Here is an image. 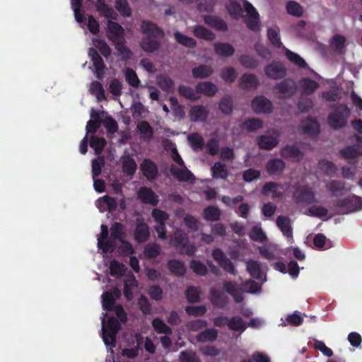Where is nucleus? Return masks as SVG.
Returning a JSON list of instances; mask_svg holds the SVG:
<instances>
[{"mask_svg":"<svg viewBox=\"0 0 362 362\" xmlns=\"http://www.w3.org/2000/svg\"><path fill=\"white\" fill-rule=\"evenodd\" d=\"M141 32L144 35L140 42L141 48L146 52L153 53L161 46V40L165 36L164 30L148 20L141 23Z\"/></svg>","mask_w":362,"mask_h":362,"instance_id":"f257e3e1","label":"nucleus"},{"mask_svg":"<svg viewBox=\"0 0 362 362\" xmlns=\"http://www.w3.org/2000/svg\"><path fill=\"white\" fill-rule=\"evenodd\" d=\"M106 35L107 39L115 45L117 54L121 57L122 60L127 61L131 59L133 53L128 47L124 45L126 42L124 29L121 25L115 21H108Z\"/></svg>","mask_w":362,"mask_h":362,"instance_id":"f03ea898","label":"nucleus"},{"mask_svg":"<svg viewBox=\"0 0 362 362\" xmlns=\"http://www.w3.org/2000/svg\"><path fill=\"white\" fill-rule=\"evenodd\" d=\"M334 110L329 113L327 121L332 129H340L345 127L351 111L346 104H338L333 107Z\"/></svg>","mask_w":362,"mask_h":362,"instance_id":"7ed1b4c3","label":"nucleus"},{"mask_svg":"<svg viewBox=\"0 0 362 362\" xmlns=\"http://www.w3.org/2000/svg\"><path fill=\"white\" fill-rule=\"evenodd\" d=\"M121 329L119 321L114 317L108 318L107 322L103 320L102 322L103 340L107 346L114 348L116 346V337Z\"/></svg>","mask_w":362,"mask_h":362,"instance_id":"20e7f679","label":"nucleus"},{"mask_svg":"<svg viewBox=\"0 0 362 362\" xmlns=\"http://www.w3.org/2000/svg\"><path fill=\"white\" fill-rule=\"evenodd\" d=\"M169 243L180 254L192 256L195 253L196 247L193 244L189 243L187 234L182 231H175L170 237Z\"/></svg>","mask_w":362,"mask_h":362,"instance_id":"39448f33","label":"nucleus"},{"mask_svg":"<svg viewBox=\"0 0 362 362\" xmlns=\"http://www.w3.org/2000/svg\"><path fill=\"white\" fill-rule=\"evenodd\" d=\"M274 88L279 99H289L296 93L297 85L293 79L286 78L276 83Z\"/></svg>","mask_w":362,"mask_h":362,"instance_id":"423d86ee","label":"nucleus"},{"mask_svg":"<svg viewBox=\"0 0 362 362\" xmlns=\"http://www.w3.org/2000/svg\"><path fill=\"white\" fill-rule=\"evenodd\" d=\"M293 197L296 203L310 204L316 202L315 192L308 185H298L295 187Z\"/></svg>","mask_w":362,"mask_h":362,"instance_id":"0eeeda50","label":"nucleus"},{"mask_svg":"<svg viewBox=\"0 0 362 362\" xmlns=\"http://www.w3.org/2000/svg\"><path fill=\"white\" fill-rule=\"evenodd\" d=\"M334 204L338 208L346 209L347 213H351L362 209V198L352 194L346 198L336 200Z\"/></svg>","mask_w":362,"mask_h":362,"instance_id":"6e6552de","label":"nucleus"},{"mask_svg":"<svg viewBox=\"0 0 362 362\" xmlns=\"http://www.w3.org/2000/svg\"><path fill=\"white\" fill-rule=\"evenodd\" d=\"M264 73L269 78L279 80L285 78L287 70L280 62L273 61L264 67Z\"/></svg>","mask_w":362,"mask_h":362,"instance_id":"1a4fd4ad","label":"nucleus"},{"mask_svg":"<svg viewBox=\"0 0 362 362\" xmlns=\"http://www.w3.org/2000/svg\"><path fill=\"white\" fill-rule=\"evenodd\" d=\"M212 257L224 271L235 275L236 270L234 264L220 248H216L213 250Z\"/></svg>","mask_w":362,"mask_h":362,"instance_id":"9d476101","label":"nucleus"},{"mask_svg":"<svg viewBox=\"0 0 362 362\" xmlns=\"http://www.w3.org/2000/svg\"><path fill=\"white\" fill-rule=\"evenodd\" d=\"M252 108L257 114L271 113L273 110L272 103L263 95L255 97L252 100Z\"/></svg>","mask_w":362,"mask_h":362,"instance_id":"9b49d317","label":"nucleus"},{"mask_svg":"<svg viewBox=\"0 0 362 362\" xmlns=\"http://www.w3.org/2000/svg\"><path fill=\"white\" fill-rule=\"evenodd\" d=\"M88 56L90 57L93 64L95 69L96 77L98 79H102L103 77L104 69L105 68L103 58L98 54V51L93 47L89 48Z\"/></svg>","mask_w":362,"mask_h":362,"instance_id":"f8f14e48","label":"nucleus"},{"mask_svg":"<svg viewBox=\"0 0 362 362\" xmlns=\"http://www.w3.org/2000/svg\"><path fill=\"white\" fill-rule=\"evenodd\" d=\"M134 240L139 243L146 242L150 237L149 227L143 220H137L134 232Z\"/></svg>","mask_w":362,"mask_h":362,"instance_id":"ddd939ff","label":"nucleus"},{"mask_svg":"<svg viewBox=\"0 0 362 362\" xmlns=\"http://www.w3.org/2000/svg\"><path fill=\"white\" fill-rule=\"evenodd\" d=\"M140 168L144 176L148 180H154L158 175V166L151 159L145 158L141 163Z\"/></svg>","mask_w":362,"mask_h":362,"instance_id":"4468645a","label":"nucleus"},{"mask_svg":"<svg viewBox=\"0 0 362 362\" xmlns=\"http://www.w3.org/2000/svg\"><path fill=\"white\" fill-rule=\"evenodd\" d=\"M138 197L144 204L156 206L159 199L158 195L151 189L146 187H142L138 192Z\"/></svg>","mask_w":362,"mask_h":362,"instance_id":"2eb2a0df","label":"nucleus"},{"mask_svg":"<svg viewBox=\"0 0 362 362\" xmlns=\"http://www.w3.org/2000/svg\"><path fill=\"white\" fill-rule=\"evenodd\" d=\"M209 111L202 105L191 107L189 116L192 122H205L209 116Z\"/></svg>","mask_w":362,"mask_h":362,"instance_id":"dca6fc26","label":"nucleus"},{"mask_svg":"<svg viewBox=\"0 0 362 362\" xmlns=\"http://www.w3.org/2000/svg\"><path fill=\"white\" fill-rule=\"evenodd\" d=\"M279 141L276 136L261 135L257 139L258 147L262 150L271 151L279 144Z\"/></svg>","mask_w":362,"mask_h":362,"instance_id":"f3484780","label":"nucleus"},{"mask_svg":"<svg viewBox=\"0 0 362 362\" xmlns=\"http://www.w3.org/2000/svg\"><path fill=\"white\" fill-rule=\"evenodd\" d=\"M276 226L287 238L293 240V228L291 219L288 216H279L276 218Z\"/></svg>","mask_w":362,"mask_h":362,"instance_id":"a211bd4d","label":"nucleus"},{"mask_svg":"<svg viewBox=\"0 0 362 362\" xmlns=\"http://www.w3.org/2000/svg\"><path fill=\"white\" fill-rule=\"evenodd\" d=\"M204 23L218 31L228 30L227 23L221 18L215 16L206 15L204 16Z\"/></svg>","mask_w":362,"mask_h":362,"instance_id":"6ab92c4d","label":"nucleus"},{"mask_svg":"<svg viewBox=\"0 0 362 362\" xmlns=\"http://www.w3.org/2000/svg\"><path fill=\"white\" fill-rule=\"evenodd\" d=\"M286 168V163L280 158H273L267 161L266 168L270 175L281 174Z\"/></svg>","mask_w":362,"mask_h":362,"instance_id":"aec40b11","label":"nucleus"},{"mask_svg":"<svg viewBox=\"0 0 362 362\" xmlns=\"http://www.w3.org/2000/svg\"><path fill=\"white\" fill-rule=\"evenodd\" d=\"M210 293L211 302L214 307L221 309L227 305L228 298L222 291L212 289Z\"/></svg>","mask_w":362,"mask_h":362,"instance_id":"412c9836","label":"nucleus"},{"mask_svg":"<svg viewBox=\"0 0 362 362\" xmlns=\"http://www.w3.org/2000/svg\"><path fill=\"white\" fill-rule=\"evenodd\" d=\"M259 85L257 76L252 74H244L240 78L239 86L242 89L250 90L256 88Z\"/></svg>","mask_w":362,"mask_h":362,"instance_id":"4be33fe9","label":"nucleus"},{"mask_svg":"<svg viewBox=\"0 0 362 362\" xmlns=\"http://www.w3.org/2000/svg\"><path fill=\"white\" fill-rule=\"evenodd\" d=\"M280 155L284 158H296L298 160L303 156L300 148L295 145H286L281 148Z\"/></svg>","mask_w":362,"mask_h":362,"instance_id":"5701e85b","label":"nucleus"},{"mask_svg":"<svg viewBox=\"0 0 362 362\" xmlns=\"http://www.w3.org/2000/svg\"><path fill=\"white\" fill-rule=\"evenodd\" d=\"M196 91L198 93L206 96H214L218 91L217 86L209 81L199 82L196 86Z\"/></svg>","mask_w":362,"mask_h":362,"instance_id":"b1692460","label":"nucleus"},{"mask_svg":"<svg viewBox=\"0 0 362 362\" xmlns=\"http://www.w3.org/2000/svg\"><path fill=\"white\" fill-rule=\"evenodd\" d=\"M122 169L124 173L128 176H133L136 170L137 165L134 159L129 155L122 158Z\"/></svg>","mask_w":362,"mask_h":362,"instance_id":"393cba45","label":"nucleus"},{"mask_svg":"<svg viewBox=\"0 0 362 362\" xmlns=\"http://www.w3.org/2000/svg\"><path fill=\"white\" fill-rule=\"evenodd\" d=\"M319 123L315 118L309 117L303 123V130L305 134L317 136L319 134Z\"/></svg>","mask_w":362,"mask_h":362,"instance_id":"a878e982","label":"nucleus"},{"mask_svg":"<svg viewBox=\"0 0 362 362\" xmlns=\"http://www.w3.org/2000/svg\"><path fill=\"white\" fill-rule=\"evenodd\" d=\"M299 85L303 94L311 95L318 88L319 84L317 81L310 78H303L299 81Z\"/></svg>","mask_w":362,"mask_h":362,"instance_id":"bb28decb","label":"nucleus"},{"mask_svg":"<svg viewBox=\"0 0 362 362\" xmlns=\"http://www.w3.org/2000/svg\"><path fill=\"white\" fill-rule=\"evenodd\" d=\"M218 332L215 328L206 329L198 334L196 340L198 342H213L217 339Z\"/></svg>","mask_w":362,"mask_h":362,"instance_id":"cd10ccee","label":"nucleus"},{"mask_svg":"<svg viewBox=\"0 0 362 362\" xmlns=\"http://www.w3.org/2000/svg\"><path fill=\"white\" fill-rule=\"evenodd\" d=\"M194 35L199 39L213 41L216 38L215 34L203 25H196L193 28Z\"/></svg>","mask_w":362,"mask_h":362,"instance_id":"c85d7f7f","label":"nucleus"},{"mask_svg":"<svg viewBox=\"0 0 362 362\" xmlns=\"http://www.w3.org/2000/svg\"><path fill=\"white\" fill-rule=\"evenodd\" d=\"M170 173L180 181L187 182L190 181L194 177L192 172L186 168L185 169H180L174 165H172L170 167Z\"/></svg>","mask_w":362,"mask_h":362,"instance_id":"c756f323","label":"nucleus"},{"mask_svg":"<svg viewBox=\"0 0 362 362\" xmlns=\"http://www.w3.org/2000/svg\"><path fill=\"white\" fill-rule=\"evenodd\" d=\"M212 176L215 179L226 180L228 176V170L226 164L221 162H216L211 168Z\"/></svg>","mask_w":362,"mask_h":362,"instance_id":"7c9ffc66","label":"nucleus"},{"mask_svg":"<svg viewBox=\"0 0 362 362\" xmlns=\"http://www.w3.org/2000/svg\"><path fill=\"white\" fill-rule=\"evenodd\" d=\"M216 54L222 57H230L235 52L234 47L228 43L217 42L214 44Z\"/></svg>","mask_w":362,"mask_h":362,"instance_id":"2f4dec72","label":"nucleus"},{"mask_svg":"<svg viewBox=\"0 0 362 362\" xmlns=\"http://www.w3.org/2000/svg\"><path fill=\"white\" fill-rule=\"evenodd\" d=\"M246 269L250 275L257 280L262 279V269L259 262L255 260H249L246 264Z\"/></svg>","mask_w":362,"mask_h":362,"instance_id":"473e14b6","label":"nucleus"},{"mask_svg":"<svg viewBox=\"0 0 362 362\" xmlns=\"http://www.w3.org/2000/svg\"><path fill=\"white\" fill-rule=\"evenodd\" d=\"M229 329L236 332H244L247 327V323L240 316H233L228 323Z\"/></svg>","mask_w":362,"mask_h":362,"instance_id":"72a5a7b5","label":"nucleus"},{"mask_svg":"<svg viewBox=\"0 0 362 362\" xmlns=\"http://www.w3.org/2000/svg\"><path fill=\"white\" fill-rule=\"evenodd\" d=\"M213 73V69L208 65H199L192 70V76L194 78H206Z\"/></svg>","mask_w":362,"mask_h":362,"instance_id":"f704fd0d","label":"nucleus"},{"mask_svg":"<svg viewBox=\"0 0 362 362\" xmlns=\"http://www.w3.org/2000/svg\"><path fill=\"white\" fill-rule=\"evenodd\" d=\"M221 214V210L215 206H209L203 210V217L206 221H217Z\"/></svg>","mask_w":362,"mask_h":362,"instance_id":"c9c22d12","label":"nucleus"},{"mask_svg":"<svg viewBox=\"0 0 362 362\" xmlns=\"http://www.w3.org/2000/svg\"><path fill=\"white\" fill-rule=\"evenodd\" d=\"M339 153L346 159H354L362 154L360 147L355 145L348 146L340 150Z\"/></svg>","mask_w":362,"mask_h":362,"instance_id":"e433bc0d","label":"nucleus"},{"mask_svg":"<svg viewBox=\"0 0 362 362\" xmlns=\"http://www.w3.org/2000/svg\"><path fill=\"white\" fill-rule=\"evenodd\" d=\"M174 37L177 42L188 48H194L197 42L192 37L187 36L179 31L174 33Z\"/></svg>","mask_w":362,"mask_h":362,"instance_id":"4c0bfd02","label":"nucleus"},{"mask_svg":"<svg viewBox=\"0 0 362 362\" xmlns=\"http://www.w3.org/2000/svg\"><path fill=\"white\" fill-rule=\"evenodd\" d=\"M192 148L194 151L202 150L205 142L204 138L198 133H192L187 136Z\"/></svg>","mask_w":362,"mask_h":362,"instance_id":"58836bf2","label":"nucleus"},{"mask_svg":"<svg viewBox=\"0 0 362 362\" xmlns=\"http://www.w3.org/2000/svg\"><path fill=\"white\" fill-rule=\"evenodd\" d=\"M152 327L158 334H165L167 335L171 334L172 329L168 327L164 321L159 318H154L151 322Z\"/></svg>","mask_w":362,"mask_h":362,"instance_id":"ea45409f","label":"nucleus"},{"mask_svg":"<svg viewBox=\"0 0 362 362\" xmlns=\"http://www.w3.org/2000/svg\"><path fill=\"white\" fill-rule=\"evenodd\" d=\"M168 267L170 272L176 276H183L186 272L183 262L177 259L170 260L168 262Z\"/></svg>","mask_w":362,"mask_h":362,"instance_id":"a19ab883","label":"nucleus"},{"mask_svg":"<svg viewBox=\"0 0 362 362\" xmlns=\"http://www.w3.org/2000/svg\"><path fill=\"white\" fill-rule=\"evenodd\" d=\"M106 140L103 137L91 136L90 138V146L94 149L96 155H100L106 145Z\"/></svg>","mask_w":362,"mask_h":362,"instance_id":"79ce46f5","label":"nucleus"},{"mask_svg":"<svg viewBox=\"0 0 362 362\" xmlns=\"http://www.w3.org/2000/svg\"><path fill=\"white\" fill-rule=\"evenodd\" d=\"M326 188L332 194L337 197L341 194L345 189L344 183L340 180H331L326 184Z\"/></svg>","mask_w":362,"mask_h":362,"instance_id":"37998d69","label":"nucleus"},{"mask_svg":"<svg viewBox=\"0 0 362 362\" xmlns=\"http://www.w3.org/2000/svg\"><path fill=\"white\" fill-rule=\"evenodd\" d=\"M263 122L260 119L251 118L246 119L241 124V128L247 129L249 132H255L262 128Z\"/></svg>","mask_w":362,"mask_h":362,"instance_id":"c03bdc74","label":"nucleus"},{"mask_svg":"<svg viewBox=\"0 0 362 362\" xmlns=\"http://www.w3.org/2000/svg\"><path fill=\"white\" fill-rule=\"evenodd\" d=\"M233 100L230 95L223 96L218 104L220 111L224 115H230L233 112Z\"/></svg>","mask_w":362,"mask_h":362,"instance_id":"a18cd8bd","label":"nucleus"},{"mask_svg":"<svg viewBox=\"0 0 362 362\" xmlns=\"http://www.w3.org/2000/svg\"><path fill=\"white\" fill-rule=\"evenodd\" d=\"M115 8L124 18L132 16V8L127 0H116Z\"/></svg>","mask_w":362,"mask_h":362,"instance_id":"49530a36","label":"nucleus"},{"mask_svg":"<svg viewBox=\"0 0 362 362\" xmlns=\"http://www.w3.org/2000/svg\"><path fill=\"white\" fill-rule=\"evenodd\" d=\"M249 237L251 240L259 243H263L267 240L266 234L259 226H254L251 228Z\"/></svg>","mask_w":362,"mask_h":362,"instance_id":"de8ad7c7","label":"nucleus"},{"mask_svg":"<svg viewBox=\"0 0 362 362\" xmlns=\"http://www.w3.org/2000/svg\"><path fill=\"white\" fill-rule=\"evenodd\" d=\"M286 11L288 14L301 17L303 14V10L300 4L295 1H288L286 5Z\"/></svg>","mask_w":362,"mask_h":362,"instance_id":"09e8293b","label":"nucleus"},{"mask_svg":"<svg viewBox=\"0 0 362 362\" xmlns=\"http://www.w3.org/2000/svg\"><path fill=\"white\" fill-rule=\"evenodd\" d=\"M161 250L156 243H148L144 246V255L147 258H155L160 254Z\"/></svg>","mask_w":362,"mask_h":362,"instance_id":"8fccbe9b","label":"nucleus"},{"mask_svg":"<svg viewBox=\"0 0 362 362\" xmlns=\"http://www.w3.org/2000/svg\"><path fill=\"white\" fill-rule=\"evenodd\" d=\"M90 91L96 96L98 101L105 99V90L100 82L98 81H93L90 83Z\"/></svg>","mask_w":362,"mask_h":362,"instance_id":"3c124183","label":"nucleus"},{"mask_svg":"<svg viewBox=\"0 0 362 362\" xmlns=\"http://www.w3.org/2000/svg\"><path fill=\"white\" fill-rule=\"evenodd\" d=\"M285 54L290 62L298 66L299 68L305 69L308 66L305 61L298 54L294 53L289 49H286Z\"/></svg>","mask_w":362,"mask_h":362,"instance_id":"603ef678","label":"nucleus"},{"mask_svg":"<svg viewBox=\"0 0 362 362\" xmlns=\"http://www.w3.org/2000/svg\"><path fill=\"white\" fill-rule=\"evenodd\" d=\"M227 10L230 16L234 18L238 19L242 16L243 8L240 3L235 0H230L228 5L227 6Z\"/></svg>","mask_w":362,"mask_h":362,"instance_id":"864d4df0","label":"nucleus"},{"mask_svg":"<svg viewBox=\"0 0 362 362\" xmlns=\"http://www.w3.org/2000/svg\"><path fill=\"white\" fill-rule=\"evenodd\" d=\"M103 307L107 311H113L115 305V299L112 293L106 291L102 295Z\"/></svg>","mask_w":362,"mask_h":362,"instance_id":"5fc2aeb1","label":"nucleus"},{"mask_svg":"<svg viewBox=\"0 0 362 362\" xmlns=\"http://www.w3.org/2000/svg\"><path fill=\"white\" fill-rule=\"evenodd\" d=\"M110 274L115 277H119L124 275L126 271L125 266L117 260H112L110 264Z\"/></svg>","mask_w":362,"mask_h":362,"instance_id":"6e6d98bb","label":"nucleus"},{"mask_svg":"<svg viewBox=\"0 0 362 362\" xmlns=\"http://www.w3.org/2000/svg\"><path fill=\"white\" fill-rule=\"evenodd\" d=\"M110 237L116 240L123 239L124 238V226L119 222H115L110 228Z\"/></svg>","mask_w":362,"mask_h":362,"instance_id":"4d7b16f0","label":"nucleus"},{"mask_svg":"<svg viewBox=\"0 0 362 362\" xmlns=\"http://www.w3.org/2000/svg\"><path fill=\"white\" fill-rule=\"evenodd\" d=\"M115 239H112L111 237L108 240H98V247L99 249H101L104 253L112 252L116 247L115 245Z\"/></svg>","mask_w":362,"mask_h":362,"instance_id":"13d9d810","label":"nucleus"},{"mask_svg":"<svg viewBox=\"0 0 362 362\" xmlns=\"http://www.w3.org/2000/svg\"><path fill=\"white\" fill-rule=\"evenodd\" d=\"M286 321L287 323H282L281 325L286 326L287 325H290L291 326H300L303 322V317L301 316L300 313L298 311H295L293 314L288 315Z\"/></svg>","mask_w":362,"mask_h":362,"instance_id":"bf43d9fd","label":"nucleus"},{"mask_svg":"<svg viewBox=\"0 0 362 362\" xmlns=\"http://www.w3.org/2000/svg\"><path fill=\"white\" fill-rule=\"evenodd\" d=\"M318 167L325 175L328 176H332L336 172L335 165L329 160H322L318 163Z\"/></svg>","mask_w":362,"mask_h":362,"instance_id":"052dcab7","label":"nucleus"},{"mask_svg":"<svg viewBox=\"0 0 362 362\" xmlns=\"http://www.w3.org/2000/svg\"><path fill=\"white\" fill-rule=\"evenodd\" d=\"M189 267L192 271L198 275L205 276L208 273L207 267L199 260H191L189 262Z\"/></svg>","mask_w":362,"mask_h":362,"instance_id":"680f3d73","label":"nucleus"},{"mask_svg":"<svg viewBox=\"0 0 362 362\" xmlns=\"http://www.w3.org/2000/svg\"><path fill=\"white\" fill-rule=\"evenodd\" d=\"M126 81L132 87L138 88L140 85V80L136 73L131 68H127L124 73Z\"/></svg>","mask_w":362,"mask_h":362,"instance_id":"e2e57ef3","label":"nucleus"},{"mask_svg":"<svg viewBox=\"0 0 362 362\" xmlns=\"http://www.w3.org/2000/svg\"><path fill=\"white\" fill-rule=\"evenodd\" d=\"M267 37L271 44L276 48H280L282 46L279 31L276 29L269 28L267 30Z\"/></svg>","mask_w":362,"mask_h":362,"instance_id":"0e129e2a","label":"nucleus"},{"mask_svg":"<svg viewBox=\"0 0 362 362\" xmlns=\"http://www.w3.org/2000/svg\"><path fill=\"white\" fill-rule=\"evenodd\" d=\"M158 85L163 90L166 92H173L175 88V83L173 79L165 76L158 78Z\"/></svg>","mask_w":362,"mask_h":362,"instance_id":"69168bd1","label":"nucleus"},{"mask_svg":"<svg viewBox=\"0 0 362 362\" xmlns=\"http://www.w3.org/2000/svg\"><path fill=\"white\" fill-rule=\"evenodd\" d=\"M178 93H180V95L183 96L184 98L192 101H195L199 98L197 96V94L195 93L193 88L184 85L179 86Z\"/></svg>","mask_w":362,"mask_h":362,"instance_id":"338daca9","label":"nucleus"},{"mask_svg":"<svg viewBox=\"0 0 362 362\" xmlns=\"http://www.w3.org/2000/svg\"><path fill=\"white\" fill-rule=\"evenodd\" d=\"M185 295L187 300L189 303H197L200 300V292L196 287H188L185 291Z\"/></svg>","mask_w":362,"mask_h":362,"instance_id":"774afa93","label":"nucleus"}]
</instances>
